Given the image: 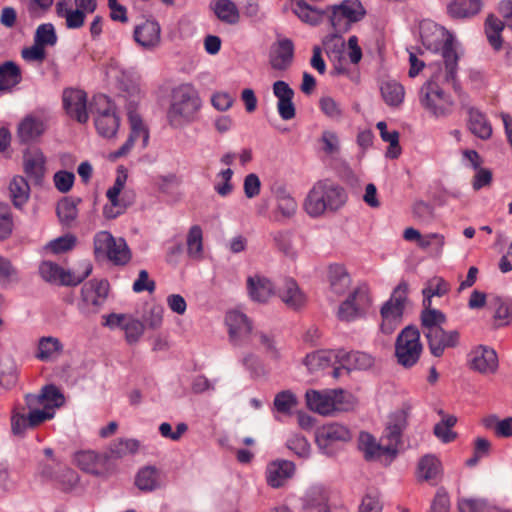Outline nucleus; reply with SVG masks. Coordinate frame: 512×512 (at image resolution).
<instances>
[{"label":"nucleus","instance_id":"nucleus-49","mask_svg":"<svg viewBox=\"0 0 512 512\" xmlns=\"http://www.w3.org/2000/svg\"><path fill=\"white\" fill-rule=\"evenodd\" d=\"M15 230L14 214L9 204L0 202V242L10 239Z\"/></svg>","mask_w":512,"mask_h":512},{"label":"nucleus","instance_id":"nucleus-32","mask_svg":"<svg viewBox=\"0 0 512 512\" xmlns=\"http://www.w3.org/2000/svg\"><path fill=\"white\" fill-rule=\"evenodd\" d=\"M46 157L39 149L24 155V172L36 184L41 183L45 175Z\"/></svg>","mask_w":512,"mask_h":512},{"label":"nucleus","instance_id":"nucleus-6","mask_svg":"<svg viewBox=\"0 0 512 512\" xmlns=\"http://www.w3.org/2000/svg\"><path fill=\"white\" fill-rule=\"evenodd\" d=\"M423 108L435 118H445L453 112L452 96L434 80L426 81L419 92Z\"/></svg>","mask_w":512,"mask_h":512},{"label":"nucleus","instance_id":"nucleus-11","mask_svg":"<svg viewBox=\"0 0 512 512\" xmlns=\"http://www.w3.org/2000/svg\"><path fill=\"white\" fill-rule=\"evenodd\" d=\"M109 283L107 280L92 279L81 288V298L78 309L81 314L88 316L100 311L107 300Z\"/></svg>","mask_w":512,"mask_h":512},{"label":"nucleus","instance_id":"nucleus-38","mask_svg":"<svg viewBox=\"0 0 512 512\" xmlns=\"http://www.w3.org/2000/svg\"><path fill=\"white\" fill-rule=\"evenodd\" d=\"M481 10L480 0H453L447 5V12L453 19L473 17Z\"/></svg>","mask_w":512,"mask_h":512},{"label":"nucleus","instance_id":"nucleus-3","mask_svg":"<svg viewBox=\"0 0 512 512\" xmlns=\"http://www.w3.org/2000/svg\"><path fill=\"white\" fill-rule=\"evenodd\" d=\"M347 200L343 187L329 179L319 180L308 192L304 201V209L311 217H319L326 210L336 211Z\"/></svg>","mask_w":512,"mask_h":512},{"label":"nucleus","instance_id":"nucleus-13","mask_svg":"<svg viewBox=\"0 0 512 512\" xmlns=\"http://www.w3.org/2000/svg\"><path fill=\"white\" fill-rule=\"evenodd\" d=\"M102 325L110 329L120 328L125 333L129 345L136 344L145 331V325L131 314L110 313L102 316Z\"/></svg>","mask_w":512,"mask_h":512},{"label":"nucleus","instance_id":"nucleus-44","mask_svg":"<svg viewBox=\"0 0 512 512\" xmlns=\"http://www.w3.org/2000/svg\"><path fill=\"white\" fill-rule=\"evenodd\" d=\"M132 258L131 250L123 238L115 241V246L111 247L104 259L109 260L115 266H125Z\"/></svg>","mask_w":512,"mask_h":512},{"label":"nucleus","instance_id":"nucleus-43","mask_svg":"<svg viewBox=\"0 0 512 512\" xmlns=\"http://www.w3.org/2000/svg\"><path fill=\"white\" fill-rule=\"evenodd\" d=\"M135 485L142 491H153L159 487V470L154 466L140 469L135 478Z\"/></svg>","mask_w":512,"mask_h":512},{"label":"nucleus","instance_id":"nucleus-24","mask_svg":"<svg viewBox=\"0 0 512 512\" xmlns=\"http://www.w3.org/2000/svg\"><path fill=\"white\" fill-rule=\"evenodd\" d=\"M467 114V128L477 138L488 140L491 138L493 129L486 114L471 105H462Z\"/></svg>","mask_w":512,"mask_h":512},{"label":"nucleus","instance_id":"nucleus-60","mask_svg":"<svg viewBox=\"0 0 512 512\" xmlns=\"http://www.w3.org/2000/svg\"><path fill=\"white\" fill-rule=\"evenodd\" d=\"M78 215L77 207L73 201L64 199L57 205V216L64 225H70Z\"/></svg>","mask_w":512,"mask_h":512},{"label":"nucleus","instance_id":"nucleus-39","mask_svg":"<svg viewBox=\"0 0 512 512\" xmlns=\"http://www.w3.org/2000/svg\"><path fill=\"white\" fill-rule=\"evenodd\" d=\"M210 7L220 21L227 24H236L239 22V10L233 1L212 0Z\"/></svg>","mask_w":512,"mask_h":512},{"label":"nucleus","instance_id":"nucleus-28","mask_svg":"<svg viewBox=\"0 0 512 512\" xmlns=\"http://www.w3.org/2000/svg\"><path fill=\"white\" fill-rule=\"evenodd\" d=\"M442 475V463L439 458L433 454H426L420 458L416 476L419 480L437 484Z\"/></svg>","mask_w":512,"mask_h":512},{"label":"nucleus","instance_id":"nucleus-9","mask_svg":"<svg viewBox=\"0 0 512 512\" xmlns=\"http://www.w3.org/2000/svg\"><path fill=\"white\" fill-rule=\"evenodd\" d=\"M79 268L80 271L75 272L65 270L52 261H43L39 265V274L48 283L77 286L91 274L93 266L90 261H84L79 264Z\"/></svg>","mask_w":512,"mask_h":512},{"label":"nucleus","instance_id":"nucleus-17","mask_svg":"<svg viewBox=\"0 0 512 512\" xmlns=\"http://www.w3.org/2000/svg\"><path fill=\"white\" fill-rule=\"evenodd\" d=\"M413 405L410 401L403 402L388 418L386 433L383 440L391 442L398 449L401 444L403 432L408 427V420L412 414Z\"/></svg>","mask_w":512,"mask_h":512},{"label":"nucleus","instance_id":"nucleus-10","mask_svg":"<svg viewBox=\"0 0 512 512\" xmlns=\"http://www.w3.org/2000/svg\"><path fill=\"white\" fill-rule=\"evenodd\" d=\"M352 438L351 432L345 425L332 422L319 427L315 432V442L319 450L327 455L333 456L340 446Z\"/></svg>","mask_w":512,"mask_h":512},{"label":"nucleus","instance_id":"nucleus-22","mask_svg":"<svg viewBox=\"0 0 512 512\" xmlns=\"http://www.w3.org/2000/svg\"><path fill=\"white\" fill-rule=\"evenodd\" d=\"M471 369L482 374L494 373L498 368V356L494 349L479 345L468 355Z\"/></svg>","mask_w":512,"mask_h":512},{"label":"nucleus","instance_id":"nucleus-53","mask_svg":"<svg viewBox=\"0 0 512 512\" xmlns=\"http://www.w3.org/2000/svg\"><path fill=\"white\" fill-rule=\"evenodd\" d=\"M277 210L285 218L294 216L297 210V202L295 199L283 188L278 189L276 192Z\"/></svg>","mask_w":512,"mask_h":512},{"label":"nucleus","instance_id":"nucleus-45","mask_svg":"<svg viewBox=\"0 0 512 512\" xmlns=\"http://www.w3.org/2000/svg\"><path fill=\"white\" fill-rule=\"evenodd\" d=\"M403 313L404 312L398 308H392L389 307V305H383L381 308L382 322L380 325L382 333L386 335L392 334L400 325Z\"/></svg>","mask_w":512,"mask_h":512},{"label":"nucleus","instance_id":"nucleus-16","mask_svg":"<svg viewBox=\"0 0 512 512\" xmlns=\"http://www.w3.org/2000/svg\"><path fill=\"white\" fill-rule=\"evenodd\" d=\"M63 109L66 114L80 124H85L89 120L87 109V93L77 88H66L62 93Z\"/></svg>","mask_w":512,"mask_h":512},{"label":"nucleus","instance_id":"nucleus-59","mask_svg":"<svg viewBox=\"0 0 512 512\" xmlns=\"http://www.w3.org/2000/svg\"><path fill=\"white\" fill-rule=\"evenodd\" d=\"M408 283L406 281H401L393 290L390 299L384 304L389 305L392 308H398L404 312L405 303L407 301L408 296Z\"/></svg>","mask_w":512,"mask_h":512},{"label":"nucleus","instance_id":"nucleus-26","mask_svg":"<svg viewBox=\"0 0 512 512\" xmlns=\"http://www.w3.org/2000/svg\"><path fill=\"white\" fill-rule=\"evenodd\" d=\"M295 472V465L288 460H278L270 463L266 469V481L272 488H280Z\"/></svg>","mask_w":512,"mask_h":512},{"label":"nucleus","instance_id":"nucleus-2","mask_svg":"<svg viewBox=\"0 0 512 512\" xmlns=\"http://www.w3.org/2000/svg\"><path fill=\"white\" fill-rule=\"evenodd\" d=\"M202 100L193 84L184 83L174 87L170 94L166 118L170 127L181 129L198 119Z\"/></svg>","mask_w":512,"mask_h":512},{"label":"nucleus","instance_id":"nucleus-47","mask_svg":"<svg viewBox=\"0 0 512 512\" xmlns=\"http://www.w3.org/2000/svg\"><path fill=\"white\" fill-rule=\"evenodd\" d=\"M294 233L291 230H278L271 233L274 246L286 257L294 259L296 250L293 245Z\"/></svg>","mask_w":512,"mask_h":512},{"label":"nucleus","instance_id":"nucleus-35","mask_svg":"<svg viewBox=\"0 0 512 512\" xmlns=\"http://www.w3.org/2000/svg\"><path fill=\"white\" fill-rule=\"evenodd\" d=\"M328 281L330 290L337 296L343 295L351 284V277L346 268L340 264H331L328 267Z\"/></svg>","mask_w":512,"mask_h":512},{"label":"nucleus","instance_id":"nucleus-4","mask_svg":"<svg viewBox=\"0 0 512 512\" xmlns=\"http://www.w3.org/2000/svg\"><path fill=\"white\" fill-rule=\"evenodd\" d=\"M89 111L98 135L105 139L115 138L121 118L114 101L105 94H96L89 104Z\"/></svg>","mask_w":512,"mask_h":512},{"label":"nucleus","instance_id":"nucleus-36","mask_svg":"<svg viewBox=\"0 0 512 512\" xmlns=\"http://www.w3.org/2000/svg\"><path fill=\"white\" fill-rule=\"evenodd\" d=\"M247 290L253 301L264 303L273 294V285L265 277L250 276L247 279Z\"/></svg>","mask_w":512,"mask_h":512},{"label":"nucleus","instance_id":"nucleus-57","mask_svg":"<svg viewBox=\"0 0 512 512\" xmlns=\"http://www.w3.org/2000/svg\"><path fill=\"white\" fill-rule=\"evenodd\" d=\"M460 512H496L495 508L489 506L487 501L478 498H464L458 501Z\"/></svg>","mask_w":512,"mask_h":512},{"label":"nucleus","instance_id":"nucleus-63","mask_svg":"<svg viewBox=\"0 0 512 512\" xmlns=\"http://www.w3.org/2000/svg\"><path fill=\"white\" fill-rule=\"evenodd\" d=\"M140 448V442L137 439H119L112 444L110 451L117 457H122L126 454H135Z\"/></svg>","mask_w":512,"mask_h":512},{"label":"nucleus","instance_id":"nucleus-41","mask_svg":"<svg viewBox=\"0 0 512 512\" xmlns=\"http://www.w3.org/2000/svg\"><path fill=\"white\" fill-rule=\"evenodd\" d=\"M127 117L130 124L129 136L135 140L142 139V146L145 148L149 142V129L142 120L136 108L129 106Z\"/></svg>","mask_w":512,"mask_h":512},{"label":"nucleus","instance_id":"nucleus-62","mask_svg":"<svg viewBox=\"0 0 512 512\" xmlns=\"http://www.w3.org/2000/svg\"><path fill=\"white\" fill-rule=\"evenodd\" d=\"M296 404L297 399L289 390L279 392L274 398L275 409L283 414H289Z\"/></svg>","mask_w":512,"mask_h":512},{"label":"nucleus","instance_id":"nucleus-37","mask_svg":"<svg viewBox=\"0 0 512 512\" xmlns=\"http://www.w3.org/2000/svg\"><path fill=\"white\" fill-rule=\"evenodd\" d=\"M380 93L385 104L391 108H399L404 102L405 88L396 80L382 82Z\"/></svg>","mask_w":512,"mask_h":512},{"label":"nucleus","instance_id":"nucleus-18","mask_svg":"<svg viewBox=\"0 0 512 512\" xmlns=\"http://www.w3.org/2000/svg\"><path fill=\"white\" fill-rule=\"evenodd\" d=\"M225 322L228 327L229 340L234 346H244L251 342L252 323L248 317L239 311L226 314Z\"/></svg>","mask_w":512,"mask_h":512},{"label":"nucleus","instance_id":"nucleus-56","mask_svg":"<svg viewBox=\"0 0 512 512\" xmlns=\"http://www.w3.org/2000/svg\"><path fill=\"white\" fill-rule=\"evenodd\" d=\"M445 245V237L439 233H429L423 235L419 243L421 249H431V253L435 257H440L443 253V247Z\"/></svg>","mask_w":512,"mask_h":512},{"label":"nucleus","instance_id":"nucleus-51","mask_svg":"<svg viewBox=\"0 0 512 512\" xmlns=\"http://www.w3.org/2000/svg\"><path fill=\"white\" fill-rule=\"evenodd\" d=\"M456 423L457 417H446L435 424L433 433L442 443H451L457 438V433L452 431Z\"/></svg>","mask_w":512,"mask_h":512},{"label":"nucleus","instance_id":"nucleus-12","mask_svg":"<svg viewBox=\"0 0 512 512\" xmlns=\"http://www.w3.org/2000/svg\"><path fill=\"white\" fill-rule=\"evenodd\" d=\"M358 448L367 461H381L385 458L388 463L397 456L398 450L391 442L381 439L377 442L375 437L368 432H361L358 438Z\"/></svg>","mask_w":512,"mask_h":512},{"label":"nucleus","instance_id":"nucleus-48","mask_svg":"<svg viewBox=\"0 0 512 512\" xmlns=\"http://www.w3.org/2000/svg\"><path fill=\"white\" fill-rule=\"evenodd\" d=\"M482 423L486 429L493 430L497 437H512V417L500 420L496 415H490L485 417Z\"/></svg>","mask_w":512,"mask_h":512},{"label":"nucleus","instance_id":"nucleus-8","mask_svg":"<svg viewBox=\"0 0 512 512\" xmlns=\"http://www.w3.org/2000/svg\"><path fill=\"white\" fill-rule=\"evenodd\" d=\"M307 407L320 415H332L334 412L348 409L346 393L342 389L314 390L305 393Z\"/></svg>","mask_w":512,"mask_h":512},{"label":"nucleus","instance_id":"nucleus-31","mask_svg":"<svg viewBox=\"0 0 512 512\" xmlns=\"http://www.w3.org/2000/svg\"><path fill=\"white\" fill-rule=\"evenodd\" d=\"M46 130L45 122L32 115L26 116L18 125V137L22 143L37 140Z\"/></svg>","mask_w":512,"mask_h":512},{"label":"nucleus","instance_id":"nucleus-19","mask_svg":"<svg viewBox=\"0 0 512 512\" xmlns=\"http://www.w3.org/2000/svg\"><path fill=\"white\" fill-rule=\"evenodd\" d=\"M430 353L434 357H442L446 349L456 348L460 342L457 330L446 331L443 327L427 331L424 334Z\"/></svg>","mask_w":512,"mask_h":512},{"label":"nucleus","instance_id":"nucleus-21","mask_svg":"<svg viewBox=\"0 0 512 512\" xmlns=\"http://www.w3.org/2000/svg\"><path fill=\"white\" fill-rule=\"evenodd\" d=\"M295 47L289 38H280L271 44L269 64L273 70L286 71L293 63Z\"/></svg>","mask_w":512,"mask_h":512},{"label":"nucleus","instance_id":"nucleus-40","mask_svg":"<svg viewBox=\"0 0 512 512\" xmlns=\"http://www.w3.org/2000/svg\"><path fill=\"white\" fill-rule=\"evenodd\" d=\"M9 192L13 205L21 209L29 200L30 186L23 176H14L9 184Z\"/></svg>","mask_w":512,"mask_h":512},{"label":"nucleus","instance_id":"nucleus-34","mask_svg":"<svg viewBox=\"0 0 512 512\" xmlns=\"http://www.w3.org/2000/svg\"><path fill=\"white\" fill-rule=\"evenodd\" d=\"M294 14L304 23L315 26L327 19L326 8L320 10L309 5L305 0H295L292 6Z\"/></svg>","mask_w":512,"mask_h":512},{"label":"nucleus","instance_id":"nucleus-46","mask_svg":"<svg viewBox=\"0 0 512 512\" xmlns=\"http://www.w3.org/2000/svg\"><path fill=\"white\" fill-rule=\"evenodd\" d=\"M63 350V345L58 338L48 336L42 337L38 343L36 357L41 361H48L59 355Z\"/></svg>","mask_w":512,"mask_h":512},{"label":"nucleus","instance_id":"nucleus-20","mask_svg":"<svg viewBox=\"0 0 512 512\" xmlns=\"http://www.w3.org/2000/svg\"><path fill=\"white\" fill-rule=\"evenodd\" d=\"M330 492L322 484L309 486L300 498L302 512H331Z\"/></svg>","mask_w":512,"mask_h":512},{"label":"nucleus","instance_id":"nucleus-27","mask_svg":"<svg viewBox=\"0 0 512 512\" xmlns=\"http://www.w3.org/2000/svg\"><path fill=\"white\" fill-rule=\"evenodd\" d=\"M20 66L11 60L0 64V94L12 93L22 82Z\"/></svg>","mask_w":512,"mask_h":512},{"label":"nucleus","instance_id":"nucleus-29","mask_svg":"<svg viewBox=\"0 0 512 512\" xmlns=\"http://www.w3.org/2000/svg\"><path fill=\"white\" fill-rule=\"evenodd\" d=\"M277 293L279 298L292 309H299L305 304L306 297L293 278H285L278 287Z\"/></svg>","mask_w":512,"mask_h":512},{"label":"nucleus","instance_id":"nucleus-30","mask_svg":"<svg viewBox=\"0 0 512 512\" xmlns=\"http://www.w3.org/2000/svg\"><path fill=\"white\" fill-rule=\"evenodd\" d=\"M447 37L441 44V47H435L436 50H441L442 57L445 63L447 81L455 82L458 70V54L454 45V34H446Z\"/></svg>","mask_w":512,"mask_h":512},{"label":"nucleus","instance_id":"nucleus-23","mask_svg":"<svg viewBox=\"0 0 512 512\" xmlns=\"http://www.w3.org/2000/svg\"><path fill=\"white\" fill-rule=\"evenodd\" d=\"M273 94L278 99L277 111L282 120L288 121L295 117L296 107L293 103L294 90L283 80L273 83Z\"/></svg>","mask_w":512,"mask_h":512},{"label":"nucleus","instance_id":"nucleus-25","mask_svg":"<svg viewBox=\"0 0 512 512\" xmlns=\"http://www.w3.org/2000/svg\"><path fill=\"white\" fill-rule=\"evenodd\" d=\"M342 367L348 371L352 370H368L375 364V358L363 351H350L340 349L335 354Z\"/></svg>","mask_w":512,"mask_h":512},{"label":"nucleus","instance_id":"nucleus-7","mask_svg":"<svg viewBox=\"0 0 512 512\" xmlns=\"http://www.w3.org/2000/svg\"><path fill=\"white\" fill-rule=\"evenodd\" d=\"M422 352L419 329L413 325L402 329L395 341L397 363L404 368H412L418 363Z\"/></svg>","mask_w":512,"mask_h":512},{"label":"nucleus","instance_id":"nucleus-33","mask_svg":"<svg viewBox=\"0 0 512 512\" xmlns=\"http://www.w3.org/2000/svg\"><path fill=\"white\" fill-rule=\"evenodd\" d=\"M422 304L420 321L423 333L426 334L427 331L441 328L447 321L446 315L442 311L432 308V300L430 299H423Z\"/></svg>","mask_w":512,"mask_h":512},{"label":"nucleus","instance_id":"nucleus-54","mask_svg":"<svg viewBox=\"0 0 512 512\" xmlns=\"http://www.w3.org/2000/svg\"><path fill=\"white\" fill-rule=\"evenodd\" d=\"M76 243V236L71 233H67L48 242L45 246V249L49 250L55 255H58L71 251L76 246Z\"/></svg>","mask_w":512,"mask_h":512},{"label":"nucleus","instance_id":"nucleus-50","mask_svg":"<svg viewBox=\"0 0 512 512\" xmlns=\"http://www.w3.org/2000/svg\"><path fill=\"white\" fill-rule=\"evenodd\" d=\"M117 239L109 231H99L93 238V252L96 260L104 259Z\"/></svg>","mask_w":512,"mask_h":512},{"label":"nucleus","instance_id":"nucleus-52","mask_svg":"<svg viewBox=\"0 0 512 512\" xmlns=\"http://www.w3.org/2000/svg\"><path fill=\"white\" fill-rule=\"evenodd\" d=\"M303 363L310 372H317L330 366L331 354L326 350H318L307 354Z\"/></svg>","mask_w":512,"mask_h":512},{"label":"nucleus","instance_id":"nucleus-5","mask_svg":"<svg viewBox=\"0 0 512 512\" xmlns=\"http://www.w3.org/2000/svg\"><path fill=\"white\" fill-rule=\"evenodd\" d=\"M366 13L360 0H343L339 4L326 7L327 20L335 32H347L353 24L360 22Z\"/></svg>","mask_w":512,"mask_h":512},{"label":"nucleus","instance_id":"nucleus-55","mask_svg":"<svg viewBox=\"0 0 512 512\" xmlns=\"http://www.w3.org/2000/svg\"><path fill=\"white\" fill-rule=\"evenodd\" d=\"M489 306L494 308V318L496 321H499V325L509 324L512 319V310L511 306L505 300L499 296H495L490 300Z\"/></svg>","mask_w":512,"mask_h":512},{"label":"nucleus","instance_id":"nucleus-61","mask_svg":"<svg viewBox=\"0 0 512 512\" xmlns=\"http://www.w3.org/2000/svg\"><path fill=\"white\" fill-rule=\"evenodd\" d=\"M109 203L103 207V216L106 219H115L118 216L125 213L126 209L130 205V202H126L124 198L120 196L114 198H107Z\"/></svg>","mask_w":512,"mask_h":512},{"label":"nucleus","instance_id":"nucleus-58","mask_svg":"<svg viewBox=\"0 0 512 512\" xmlns=\"http://www.w3.org/2000/svg\"><path fill=\"white\" fill-rule=\"evenodd\" d=\"M286 446L300 458H308L310 455V444L308 440L302 435H292L290 438H288Z\"/></svg>","mask_w":512,"mask_h":512},{"label":"nucleus","instance_id":"nucleus-1","mask_svg":"<svg viewBox=\"0 0 512 512\" xmlns=\"http://www.w3.org/2000/svg\"><path fill=\"white\" fill-rule=\"evenodd\" d=\"M25 404H15L10 412L11 434L24 438L33 430L55 417L56 409L65 404V397L53 384L45 385L40 393H27Z\"/></svg>","mask_w":512,"mask_h":512},{"label":"nucleus","instance_id":"nucleus-64","mask_svg":"<svg viewBox=\"0 0 512 512\" xmlns=\"http://www.w3.org/2000/svg\"><path fill=\"white\" fill-rule=\"evenodd\" d=\"M383 504L378 492L367 493L361 501L358 512H382Z\"/></svg>","mask_w":512,"mask_h":512},{"label":"nucleus","instance_id":"nucleus-14","mask_svg":"<svg viewBox=\"0 0 512 512\" xmlns=\"http://www.w3.org/2000/svg\"><path fill=\"white\" fill-rule=\"evenodd\" d=\"M371 305L369 288L366 284L359 285L342 302L338 309V317L342 321H352L362 316Z\"/></svg>","mask_w":512,"mask_h":512},{"label":"nucleus","instance_id":"nucleus-42","mask_svg":"<svg viewBox=\"0 0 512 512\" xmlns=\"http://www.w3.org/2000/svg\"><path fill=\"white\" fill-rule=\"evenodd\" d=\"M187 255L194 260L203 258V231L199 225L190 227L187 239Z\"/></svg>","mask_w":512,"mask_h":512},{"label":"nucleus","instance_id":"nucleus-15","mask_svg":"<svg viewBox=\"0 0 512 512\" xmlns=\"http://www.w3.org/2000/svg\"><path fill=\"white\" fill-rule=\"evenodd\" d=\"M75 465L87 474L105 477L111 473V461L107 454L93 450H80L74 453Z\"/></svg>","mask_w":512,"mask_h":512}]
</instances>
